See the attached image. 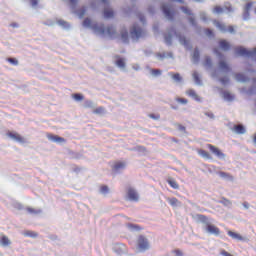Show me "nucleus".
Returning <instances> with one entry per match:
<instances>
[{"label":"nucleus","instance_id":"obj_36","mask_svg":"<svg viewBox=\"0 0 256 256\" xmlns=\"http://www.w3.org/2000/svg\"><path fill=\"white\" fill-rule=\"evenodd\" d=\"M72 97L75 99V101H83L84 99L83 95L80 93L73 94Z\"/></svg>","mask_w":256,"mask_h":256},{"label":"nucleus","instance_id":"obj_32","mask_svg":"<svg viewBox=\"0 0 256 256\" xmlns=\"http://www.w3.org/2000/svg\"><path fill=\"white\" fill-rule=\"evenodd\" d=\"M170 77H172V79H174V81H182V78H181V74L180 73H176V74H173V73H169Z\"/></svg>","mask_w":256,"mask_h":256},{"label":"nucleus","instance_id":"obj_3","mask_svg":"<svg viewBox=\"0 0 256 256\" xmlns=\"http://www.w3.org/2000/svg\"><path fill=\"white\" fill-rule=\"evenodd\" d=\"M130 35L132 39H141V37L145 36V31L141 27L134 25L130 30Z\"/></svg>","mask_w":256,"mask_h":256},{"label":"nucleus","instance_id":"obj_62","mask_svg":"<svg viewBox=\"0 0 256 256\" xmlns=\"http://www.w3.org/2000/svg\"><path fill=\"white\" fill-rule=\"evenodd\" d=\"M176 1H178V3H184V1H183V0H176Z\"/></svg>","mask_w":256,"mask_h":256},{"label":"nucleus","instance_id":"obj_31","mask_svg":"<svg viewBox=\"0 0 256 256\" xmlns=\"http://www.w3.org/2000/svg\"><path fill=\"white\" fill-rule=\"evenodd\" d=\"M77 13L78 17H80V19H83V17H85V14L87 13V8L83 7L79 9Z\"/></svg>","mask_w":256,"mask_h":256},{"label":"nucleus","instance_id":"obj_33","mask_svg":"<svg viewBox=\"0 0 256 256\" xmlns=\"http://www.w3.org/2000/svg\"><path fill=\"white\" fill-rule=\"evenodd\" d=\"M218 175L223 179H233V176L227 172H218Z\"/></svg>","mask_w":256,"mask_h":256},{"label":"nucleus","instance_id":"obj_23","mask_svg":"<svg viewBox=\"0 0 256 256\" xmlns=\"http://www.w3.org/2000/svg\"><path fill=\"white\" fill-rule=\"evenodd\" d=\"M166 201L171 205V207H177L179 203V199L173 197V198H167Z\"/></svg>","mask_w":256,"mask_h":256},{"label":"nucleus","instance_id":"obj_11","mask_svg":"<svg viewBox=\"0 0 256 256\" xmlns=\"http://www.w3.org/2000/svg\"><path fill=\"white\" fill-rule=\"evenodd\" d=\"M7 136L10 137V139L17 141L18 143H25V138H23V136H21L19 133L8 132Z\"/></svg>","mask_w":256,"mask_h":256},{"label":"nucleus","instance_id":"obj_6","mask_svg":"<svg viewBox=\"0 0 256 256\" xmlns=\"http://www.w3.org/2000/svg\"><path fill=\"white\" fill-rule=\"evenodd\" d=\"M214 25L222 31V33H235V27L233 26H225V24L214 20Z\"/></svg>","mask_w":256,"mask_h":256},{"label":"nucleus","instance_id":"obj_44","mask_svg":"<svg viewBox=\"0 0 256 256\" xmlns=\"http://www.w3.org/2000/svg\"><path fill=\"white\" fill-rule=\"evenodd\" d=\"M85 107H86V109H92L93 102L91 100L86 101L85 102Z\"/></svg>","mask_w":256,"mask_h":256},{"label":"nucleus","instance_id":"obj_7","mask_svg":"<svg viewBox=\"0 0 256 256\" xmlns=\"http://www.w3.org/2000/svg\"><path fill=\"white\" fill-rule=\"evenodd\" d=\"M206 147L209 149V151H211V153H213V155L218 157V159H225V153L217 148V146H214L213 144H207Z\"/></svg>","mask_w":256,"mask_h":256},{"label":"nucleus","instance_id":"obj_50","mask_svg":"<svg viewBox=\"0 0 256 256\" xmlns=\"http://www.w3.org/2000/svg\"><path fill=\"white\" fill-rule=\"evenodd\" d=\"M32 7H37L39 5V0H30Z\"/></svg>","mask_w":256,"mask_h":256},{"label":"nucleus","instance_id":"obj_24","mask_svg":"<svg viewBox=\"0 0 256 256\" xmlns=\"http://www.w3.org/2000/svg\"><path fill=\"white\" fill-rule=\"evenodd\" d=\"M121 39L123 43H129V32H127V30L121 32Z\"/></svg>","mask_w":256,"mask_h":256},{"label":"nucleus","instance_id":"obj_59","mask_svg":"<svg viewBox=\"0 0 256 256\" xmlns=\"http://www.w3.org/2000/svg\"><path fill=\"white\" fill-rule=\"evenodd\" d=\"M206 115L208 116V117H210L211 119H213V117H214V115H213V113H206Z\"/></svg>","mask_w":256,"mask_h":256},{"label":"nucleus","instance_id":"obj_34","mask_svg":"<svg viewBox=\"0 0 256 256\" xmlns=\"http://www.w3.org/2000/svg\"><path fill=\"white\" fill-rule=\"evenodd\" d=\"M199 57H200L199 49H195L193 52V61L197 63V61H199Z\"/></svg>","mask_w":256,"mask_h":256},{"label":"nucleus","instance_id":"obj_46","mask_svg":"<svg viewBox=\"0 0 256 256\" xmlns=\"http://www.w3.org/2000/svg\"><path fill=\"white\" fill-rule=\"evenodd\" d=\"M181 10H182L183 13H185L186 15H192L191 11H190L189 8H187V7H181Z\"/></svg>","mask_w":256,"mask_h":256},{"label":"nucleus","instance_id":"obj_13","mask_svg":"<svg viewBox=\"0 0 256 256\" xmlns=\"http://www.w3.org/2000/svg\"><path fill=\"white\" fill-rule=\"evenodd\" d=\"M232 131L234 133H237V135H245L247 130L245 129V126H243V124H238L232 127Z\"/></svg>","mask_w":256,"mask_h":256},{"label":"nucleus","instance_id":"obj_29","mask_svg":"<svg viewBox=\"0 0 256 256\" xmlns=\"http://www.w3.org/2000/svg\"><path fill=\"white\" fill-rule=\"evenodd\" d=\"M25 237H32L33 239H35V237H38L39 234H37V232L34 231H26L24 232Z\"/></svg>","mask_w":256,"mask_h":256},{"label":"nucleus","instance_id":"obj_2","mask_svg":"<svg viewBox=\"0 0 256 256\" xmlns=\"http://www.w3.org/2000/svg\"><path fill=\"white\" fill-rule=\"evenodd\" d=\"M173 35H176V37H178L180 43L182 45H184L185 47H187V45H189V41L187 40V38H185L182 35L177 34V31H175V29H173V28L169 31L168 34H165V36H164V39H165V42L167 43V45H171Z\"/></svg>","mask_w":256,"mask_h":256},{"label":"nucleus","instance_id":"obj_35","mask_svg":"<svg viewBox=\"0 0 256 256\" xmlns=\"http://www.w3.org/2000/svg\"><path fill=\"white\" fill-rule=\"evenodd\" d=\"M220 203H221L222 205H225V207H229V205H231V200H229V199H227V198H225V197H222Z\"/></svg>","mask_w":256,"mask_h":256},{"label":"nucleus","instance_id":"obj_41","mask_svg":"<svg viewBox=\"0 0 256 256\" xmlns=\"http://www.w3.org/2000/svg\"><path fill=\"white\" fill-rule=\"evenodd\" d=\"M151 73H152V75L157 77V76L161 75V70H159V69H152Z\"/></svg>","mask_w":256,"mask_h":256},{"label":"nucleus","instance_id":"obj_1","mask_svg":"<svg viewBox=\"0 0 256 256\" xmlns=\"http://www.w3.org/2000/svg\"><path fill=\"white\" fill-rule=\"evenodd\" d=\"M83 27H90V29H93L95 33H99L100 35H108L109 37H113L115 35V27L113 26H105L99 25L97 23H93V21L90 18H86L83 21Z\"/></svg>","mask_w":256,"mask_h":256},{"label":"nucleus","instance_id":"obj_52","mask_svg":"<svg viewBox=\"0 0 256 256\" xmlns=\"http://www.w3.org/2000/svg\"><path fill=\"white\" fill-rule=\"evenodd\" d=\"M251 7H253V2L247 3L246 6H245V9H246L247 11H249V9H251Z\"/></svg>","mask_w":256,"mask_h":256},{"label":"nucleus","instance_id":"obj_57","mask_svg":"<svg viewBox=\"0 0 256 256\" xmlns=\"http://www.w3.org/2000/svg\"><path fill=\"white\" fill-rule=\"evenodd\" d=\"M243 207H245V209H249V203L248 202H244L243 203Z\"/></svg>","mask_w":256,"mask_h":256},{"label":"nucleus","instance_id":"obj_25","mask_svg":"<svg viewBox=\"0 0 256 256\" xmlns=\"http://www.w3.org/2000/svg\"><path fill=\"white\" fill-rule=\"evenodd\" d=\"M115 171H119V169H125V162H116L113 166Z\"/></svg>","mask_w":256,"mask_h":256},{"label":"nucleus","instance_id":"obj_43","mask_svg":"<svg viewBox=\"0 0 256 256\" xmlns=\"http://www.w3.org/2000/svg\"><path fill=\"white\" fill-rule=\"evenodd\" d=\"M104 111H105V109H104L103 107H98V108H96V109L94 110V113H95L96 115H99V114L103 113Z\"/></svg>","mask_w":256,"mask_h":256},{"label":"nucleus","instance_id":"obj_58","mask_svg":"<svg viewBox=\"0 0 256 256\" xmlns=\"http://www.w3.org/2000/svg\"><path fill=\"white\" fill-rule=\"evenodd\" d=\"M78 0H70L71 5H77Z\"/></svg>","mask_w":256,"mask_h":256},{"label":"nucleus","instance_id":"obj_9","mask_svg":"<svg viewBox=\"0 0 256 256\" xmlns=\"http://www.w3.org/2000/svg\"><path fill=\"white\" fill-rule=\"evenodd\" d=\"M127 197L129 199V201H134L135 203H137V201H139V194L133 188H128Z\"/></svg>","mask_w":256,"mask_h":256},{"label":"nucleus","instance_id":"obj_15","mask_svg":"<svg viewBox=\"0 0 256 256\" xmlns=\"http://www.w3.org/2000/svg\"><path fill=\"white\" fill-rule=\"evenodd\" d=\"M227 235H229V237H231L232 239H235L236 241H245V238H243L241 234L233 232L231 230L227 232Z\"/></svg>","mask_w":256,"mask_h":256},{"label":"nucleus","instance_id":"obj_14","mask_svg":"<svg viewBox=\"0 0 256 256\" xmlns=\"http://www.w3.org/2000/svg\"><path fill=\"white\" fill-rule=\"evenodd\" d=\"M47 137L50 139V141H54L55 143H65V138L58 135L47 134Z\"/></svg>","mask_w":256,"mask_h":256},{"label":"nucleus","instance_id":"obj_48","mask_svg":"<svg viewBox=\"0 0 256 256\" xmlns=\"http://www.w3.org/2000/svg\"><path fill=\"white\" fill-rule=\"evenodd\" d=\"M100 191H101V193H109V187L101 186Z\"/></svg>","mask_w":256,"mask_h":256},{"label":"nucleus","instance_id":"obj_16","mask_svg":"<svg viewBox=\"0 0 256 256\" xmlns=\"http://www.w3.org/2000/svg\"><path fill=\"white\" fill-rule=\"evenodd\" d=\"M186 94L188 95V97H192L194 101L201 102V97H199V95L197 94V92H195V90L189 89L186 91Z\"/></svg>","mask_w":256,"mask_h":256},{"label":"nucleus","instance_id":"obj_30","mask_svg":"<svg viewBox=\"0 0 256 256\" xmlns=\"http://www.w3.org/2000/svg\"><path fill=\"white\" fill-rule=\"evenodd\" d=\"M225 10L221 6H215L213 8V13H216V15H221Z\"/></svg>","mask_w":256,"mask_h":256},{"label":"nucleus","instance_id":"obj_28","mask_svg":"<svg viewBox=\"0 0 256 256\" xmlns=\"http://www.w3.org/2000/svg\"><path fill=\"white\" fill-rule=\"evenodd\" d=\"M212 65H213V60H211V57L206 56L204 58V66L205 67H212Z\"/></svg>","mask_w":256,"mask_h":256},{"label":"nucleus","instance_id":"obj_20","mask_svg":"<svg viewBox=\"0 0 256 256\" xmlns=\"http://www.w3.org/2000/svg\"><path fill=\"white\" fill-rule=\"evenodd\" d=\"M26 211L28 213H30V215H40V213H43V210L41 209H35V208H31V207H27Z\"/></svg>","mask_w":256,"mask_h":256},{"label":"nucleus","instance_id":"obj_47","mask_svg":"<svg viewBox=\"0 0 256 256\" xmlns=\"http://www.w3.org/2000/svg\"><path fill=\"white\" fill-rule=\"evenodd\" d=\"M220 82L222 83V85H227V83L229 82V78L228 77L220 78Z\"/></svg>","mask_w":256,"mask_h":256},{"label":"nucleus","instance_id":"obj_49","mask_svg":"<svg viewBox=\"0 0 256 256\" xmlns=\"http://www.w3.org/2000/svg\"><path fill=\"white\" fill-rule=\"evenodd\" d=\"M205 34H206L208 37H213V30H211V29H206V30H205Z\"/></svg>","mask_w":256,"mask_h":256},{"label":"nucleus","instance_id":"obj_39","mask_svg":"<svg viewBox=\"0 0 256 256\" xmlns=\"http://www.w3.org/2000/svg\"><path fill=\"white\" fill-rule=\"evenodd\" d=\"M148 117H150V119H154V121H159L161 119L160 114H149Z\"/></svg>","mask_w":256,"mask_h":256},{"label":"nucleus","instance_id":"obj_17","mask_svg":"<svg viewBox=\"0 0 256 256\" xmlns=\"http://www.w3.org/2000/svg\"><path fill=\"white\" fill-rule=\"evenodd\" d=\"M219 47L223 51H229L231 49V44L229 42H227V40H220Z\"/></svg>","mask_w":256,"mask_h":256},{"label":"nucleus","instance_id":"obj_60","mask_svg":"<svg viewBox=\"0 0 256 256\" xmlns=\"http://www.w3.org/2000/svg\"><path fill=\"white\" fill-rule=\"evenodd\" d=\"M253 142H254L255 145H256V135H254Z\"/></svg>","mask_w":256,"mask_h":256},{"label":"nucleus","instance_id":"obj_18","mask_svg":"<svg viewBox=\"0 0 256 256\" xmlns=\"http://www.w3.org/2000/svg\"><path fill=\"white\" fill-rule=\"evenodd\" d=\"M104 17L105 19H112V17H115V12L111 8H105Z\"/></svg>","mask_w":256,"mask_h":256},{"label":"nucleus","instance_id":"obj_61","mask_svg":"<svg viewBox=\"0 0 256 256\" xmlns=\"http://www.w3.org/2000/svg\"><path fill=\"white\" fill-rule=\"evenodd\" d=\"M227 10H228V11H233V8L228 7Z\"/></svg>","mask_w":256,"mask_h":256},{"label":"nucleus","instance_id":"obj_54","mask_svg":"<svg viewBox=\"0 0 256 256\" xmlns=\"http://www.w3.org/2000/svg\"><path fill=\"white\" fill-rule=\"evenodd\" d=\"M189 21H190L191 25H197V23L195 22V18L190 17Z\"/></svg>","mask_w":256,"mask_h":256},{"label":"nucleus","instance_id":"obj_63","mask_svg":"<svg viewBox=\"0 0 256 256\" xmlns=\"http://www.w3.org/2000/svg\"><path fill=\"white\" fill-rule=\"evenodd\" d=\"M214 51H215V53H217V49H215Z\"/></svg>","mask_w":256,"mask_h":256},{"label":"nucleus","instance_id":"obj_53","mask_svg":"<svg viewBox=\"0 0 256 256\" xmlns=\"http://www.w3.org/2000/svg\"><path fill=\"white\" fill-rule=\"evenodd\" d=\"M138 18H139V20H140L142 23H145V16L139 14V15H138Z\"/></svg>","mask_w":256,"mask_h":256},{"label":"nucleus","instance_id":"obj_40","mask_svg":"<svg viewBox=\"0 0 256 256\" xmlns=\"http://www.w3.org/2000/svg\"><path fill=\"white\" fill-rule=\"evenodd\" d=\"M177 103H181L182 105H187L189 101L185 98H176Z\"/></svg>","mask_w":256,"mask_h":256},{"label":"nucleus","instance_id":"obj_19","mask_svg":"<svg viewBox=\"0 0 256 256\" xmlns=\"http://www.w3.org/2000/svg\"><path fill=\"white\" fill-rule=\"evenodd\" d=\"M0 244L2 247H9V245H11V240H9V237L7 236H2L0 239Z\"/></svg>","mask_w":256,"mask_h":256},{"label":"nucleus","instance_id":"obj_8","mask_svg":"<svg viewBox=\"0 0 256 256\" xmlns=\"http://www.w3.org/2000/svg\"><path fill=\"white\" fill-rule=\"evenodd\" d=\"M149 240L145 236H139L138 238V249L140 251H147L149 249Z\"/></svg>","mask_w":256,"mask_h":256},{"label":"nucleus","instance_id":"obj_37","mask_svg":"<svg viewBox=\"0 0 256 256\" xmlns=\"http://www.w3.org/2000/svg\"><path fill=\"white\" fill-rule=\"evenodd\" d=\"M8 63H11V65H19V60H17L16 58H7Z\"/></svg>","mask_w":256,"mask_h":256},{"label":"nucleus","instance_id":"obj_42","mask_svg":"<svg viewBox=\"0 0 256 256\" xmlns=\"http://www.w3.org/2000/svg\"><path fill=\"white\" fill-rule=\"evenodd\" d=\"M224 97H225L228 101H233V95H231L229 92H224Z\"/></svg>","mask_w":256,"mask_h":256},{"label":"nucleus","instance_id":"obj_4","mask_svg":"<svg viewBox=\"0 0 256 256\" xmlns=\"http://www.w3.org/2000/svg\"><path fill=\"white\" fill-rule=\"evenodd\" d=\"M237 55H240L241 57H256V48L252 51H249L243 47L236 48Z\"/></svg>","mask_w":256,"mask_h":256},{"label":"nucleus","instance_id":"obj_38","mask_svg":"<svg viewBox=\"0 0 256 256\" xmlns=\"http://www.w3.org/2000/svg\"><path fill=\"white\" fill-rule=\"evenodd\" d=\"M193 77H194L195 83H197L198 85H200V84H201V79L199 78V73L194 72V73H193Z\"/></svg>","mask_w":256,"mask_h":256},{"label":"nucleus","instance_id":"obj_21","mask_svg":"<svg viewBox=\"0 0 256 256\" xmlns=\"http://www.w3.org/2000/svg\"><path fill=\"white\" fill-rule=\"evenodd\" d=\"M197 153H198V155H200L204 159H211V154H209V152H207V151H205L203 149H198Z\"/></svg>","mask_w":256,"mask_h":256},{"label":"nucleus","instance_id":"obj_55","mask_svg":"<svg viewBox=\"0 0 256 256\" xmlns=\"http://www.w3.org/2000/svg\"><path fill=\"white\" fill-rule=\"evenodd\" d=\"M10 27H13L15 29V28L19 27V24L16 22H13L10 24Z\"/></svg>","mask_w":256,"mask_h":256},{"label":"nucleus","instance_id":"obj_56","mask_svg":"<svg viewBox=\"0 0 256 256\" xmlns=\"http://www.w3.org/2000/svg\"><path fill=\"white\" fill-rule=\"evenodd\" d=\"M101 3H103L104 7H107V5H109V1L107 0H101Z\"/></svg>","mask_w":256,"mask_h":256},{"label":"nucleus","instance_id":"obj_22","mask_svg":"<svg viewBox=\"0 0 256 256\" xmlns=\"http://www.w3.org/2000/svg\"><path fill=\"white\" fill-rule=\"evenodd\" d=\"M116 65L117 67H120V69H125V59L119 57V56H116Z\"/></svg>","mask_w":256,"mask_h":256},{"label":"nucleus","instance_id":"obj_10","mask_svg":"<svg viewBox=\"0 0 256 256\" xmlns=\"http://www.w3.org/2000/svg\"><path fill=\"white\" fill-rule=\"evenodd\" d=\"M206 231L208 233H211V235H220L221 234V230L219 229V227H217L211 223L206 224Z\"/></svg>","mask_w":256,"mask_h":256},{"label":"nucleus","instance_id":"obj_12","mask_svg":"<svg viewBox=\"0 0 256 256\" xmlns=\"http://www.w3.org/2000/svg\"><path fill=\"white\" fill-rule=\"evenodd\" d=\"M218 65H219V69H220V71H222V73L231 72V67L229 66V64H227V62L225 60H220Z\"/></svg>","mask_w":256,"mask_h":256},{"label":"nucleus","instance_id":"obj_51","mask_svg":"<svg viewBox=\"0 0 256 256\" xmlns=\"http://www.w3.org/2000/svg\"><path fill=\"white\" fill-rule=\"evenodd\" d=\"M174 254H175L176 256H183V251L177 249V250H174Z\"/></svg>","mask_w":256,"mask_h":256},{"label":"nucleus","instance_id":"obj_26","mask_svg":"<svg viewBox=\"0 0 256 256\" xmlns=\"http://www.w3.org/2000/svg\"><path fill=\"white\" fill-rule=\"evenodd\" d=\"M235 79L236 81H241L242 83H245V81H247V77H245V75L241 73L235 74Z\"/></svg>","mask_w":256,"mask_h":256},{"label":"nucleus","instance_id":"obj_5","mask_svg":"<svg viewBox=\"0 0 256 256\" xmlns=\"http://www.w3.org/2000/svg\"><path fill=\"white\" fill-rule=\"evenodd\" d=\"M162 11L167 19L173 20V17H175V10H173V6L169 4H163Z\"/></svg>","mask_w":256,"mask_h":256},{"label":"nucleus","instance_id":"obj_27","mask_svg":"<svg viewBox=\"0 0 256 256\" xmlns=\"http://www.w3.org/2000/svg\"><path fill=\"white\" fill-rule=\"evenodd\" d=\"M167 183L170 185V187H172V189H179V184L177 183V181L173 179H168Z\"/></svg>","mask_w":256,"mask_h":256},{"label":"nucleus","instance_id":"obj_45","mask_svg":"<svg viewBox=\"0 0 256 256\" xmlns=\"http://www.w3.org/2000/svg\"><path fill=\"white\" fill-rule=\"evenodd\" d=\"M197 218L202 221L203 223H205L207 221V216L203 215V214H199L197 216Z\"/></svg>","mask_w":256,"mask_h":256}]
</instances>
